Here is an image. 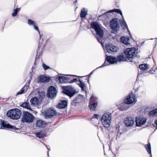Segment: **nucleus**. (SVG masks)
Wrapping results in <instances>:
<instances>
[{"label": "nucleus", "mask_w": 157, "mask_h": 157, "mask_svg": "<svg viewBox=\"0 0 157 157\" xmlns=\"http://www.w3.org/2000/svg\"><path fill=\"white\" fill-rule=\"evenodd\" d=\"M35 134L36 136L39 138H43L46 135L45 133L42 131L39 132H36L35 133Z\"/></svg>", "instance_id": "28"}, {"label": "nucleus", "mask_w": 157, "mask_h": 157, "mask_svg": "<svg viewBox=\"0 0 157 157\" xmlns=\"http://www.w3.org/2000/svg\"><path fill=\"white\" fill-rule=\"evenodd\" d=\"M94 98V96H91V98L90 99V100H91L92 99H93V98Z\"/></svg>", "instance_id": "46"}, {"label": "nucleus", "mask_w": 157, "mask_h": 157, "mask_svg": "<svg viewBox=\"0 0 157 157\" xmlns=\"http://www.w3.org/2000/svg\"><path fill=\"white\" fill-rule=\"evenodd\" d=\"M97 105V102H95L94 103L90 105H89V108L90 110L92 111L94 110L95 108Z\"/></svg>", "instance_id": "33"}, {"label": "nucleus", "mask_w": 157, "mask_h": 157, "mask_svg": "<svg viewBox=\"0 0 157 157\" xmlns=\"http://www.w3.org/2000/svg\"><path fill=\"white\" fill-rule=\"evenodd\" d=\"M156 68H155V69H151L148 71L149 73L150 74H155L156 73Z\"/></svg>", "instance_id": "37"}, {"label": "nucleus", "mask_w": 157, "mask_h": 157, "mask_svg": "<svg viewBox=\"0 0 157 157\" xmlns=\"http://www.w3.org/2000/svg\"><path fill=\"white\" fill-rule=\"evenodd\" d=\"M135 52L136 48L135 47L128 48V62H133L136 65L138 62L135 61V57H133L135 54Z\"/></svg>", "instance_id": "6"}, {"label": "nucleus", "mask_w": 157, "mask_h": 157, "mask_svg": "<svg viewBox=\"0 0 157 157\" xmlns=\"http://www.w3.org/2000/svg\"><path fill=\"white\" fill-rule=\"evenodd\" d=\"M21 114V111L18 109H11L8 111L7 113L8 117L11 119L15 120L19 119Z\"/></svg>", "instance_id": "2"}, {"label": "nucleus", "mask_w": 157, "mask_h": 157, "mask_svg": "<svg viewBox=\"0 0 157 157\" xmlns=\"http://www.w3.org/2000/svg\"><path fill=\"white\" fill-rule=\"evenodd\" d=\"M128 104V97H126L124 101L119 105V108L121 111L127 110Z\"/></svg>", "instance_id": "14"}, {"label": "nucleus", "mask_w": 157, "mask_h": 157, "mask_svg": "<svg viewBox=\"0 0 157 157\" xmlns=\"http://www.w3.org/2000/svg\"><path fill=\"white\" fill-rule=\"evenodd\" d=\"M120 41L125 45L128 44V38L124 36H122L120 40Z\"/></svg>", "instance_id": "32"}, {"label": "nucleus", "mask_w": 157, "mask_h": 157, "mask_svg": "<svg viewBox=\"0 0 157 157\" xmlns=\"http://www.w3.org/2000/svg\"><path fill=\"white\" fill-rule=\"evenodd\" d=\"M67 106V102L66 100H63L61 101L60 103H59L57 107L59 109H63L65 108Z\"/></svg>", "instance_id": "18"}, {"label": "nucleus", "mask_w": 157, "mask_h": 157, "mask_svg": "<svg viewBox=\"0 0 157 157\" xmlns=\"http://www.w3.org/2000/svg\"><path fill=\"white\" fill-rule=\"evenodd\" d=\"M58 79L60 83H66L67 81L68 78L63 76L58 77Z\"/></svg>", "instance_id": "30"}, {"label": "nucleus", "mask_w": 157, "mask_h": 157, "mask_svg": "<svg viewBox=\"0 0 157 157\" xmlns=\"http://www.w3.org/2000/svg\"><path fill=\"white\" fill-rule=\"evenodd\" d=\"M30 102L32 105L36 106L38 105L39 103V101L36 97H35L31 99L30 100Z\"/></svg>", "instance_id": "21"}, {"label": "nucleus", "mask_w": 157, "mask_h": 157, "mask_svg": "<svg viewBox=\"0 0 157 157\" xmlns=\"http://www.w3.org/2000/svg\"><path fill=\"white\" fill-rule=\"evenodd\" d=\"M145 148L149 154H151V145L150 143H149L147 144L145 146Z\"/></svg>", "instance_id": "29"}, {"label": "nucleus", "mask_w": 157, "mask_h": 157, "mask_svg": "<svg viewBox=\"0 0 157 157\" xmlns=\"http://www.w3.org/2000/svg\"><path fill=\"white\" fill-rule=\"evenodd\" d=\"M128 45H130L131 46L132 45H131L132 43H134V39L132 38L131 34L130 31L128 30Z\"/></svg>", "instance_id": "24"}, {"label": "nucleus", "mask_w": 157, "mask_h": 157, "mask_svg": "<svg viewBox=\"0 0 157 157\" xmlns=\"http://www.w3.org/2000/svg\"><path fill=\"white\" fill-rule=\"evenodd\" d=\"M34 119L33 115L28 112H24L21 118V121L23 122L30 123L32 122Z\"/></svg>", "instance_id": "4"}, {"label": "nucleus", "mask_w": 157, "mask_h": 157, "mask_svg": "<svg viewBox=\"0 0 157 157\" xmlns=\"http://www.w3.org/2000/svg\"><path fill=\"white\" fill-rule=\"evenodd\" d=\"M128 58V48H126L123 53L122 55H120L117 56V62L120 61H124L127 60Z\"/></svg>", "instance_id": "8"}, {"label": "nucleus", "mask_w": 157, "mask_h": 157, "mask_svg": "<svg viewBox=\"0 0 157 157\" xmlns=\"http://www.w3.org/2000/svg\"><path fill=\"white\" fill-rule=\"evenodd\" d=\"M74 92V89L71 86H69L65 87L64 90V93L70 98L73 96Z\"/></svg>", "instance_id": "12"}, {"label": "nucleus", "mask_w": 157, "mask_h": 157, "mask_svg": "<svg viewBox=\"0 0 157 157\" xmlns=\"http://www.w3.org/2000/svg\"><path fill=\"white\" fill-rule=\"evenodd\" d=\"M35 67H36V65L34 64V65H33V67H32V70L33 68V69L35 68Z\"/></svg>", "instance_id": "45"}, {"label": "nucleus", "mask_w": 157, "mask_h": 157, "mask_svg": "<svg viewBox=\"0 0 157 157\" xmlns=\"http://www.w3.org/2000/svg\"><path fill=\"white\" fill-rule=\"evenodd\" d=\"M56 114V112L52 109H49L45 112L44 115L46 118H50Z\"/></svg>", "instance_id": "13"}, {"label": "nucleus", "mask_w": 157, "mask_h": 157, "mask_svg": "<svg viewBox=\"0 0 157 157\" xmlns=\"http://www.w3.org/2000/svg\"><path fill=\"white\" fill-rule=\"evenodd\" d=\"M108 63H107V64H106V63L105 62L101 66L97 68L96 69H98V68H101L102 67H105V66H107V65H108Z\"/></svg>", "instance_id": "40"}, {"label": "nucleus", "mask_w": 157, "mask_h": 157, "mask_svg": "<svg viewBox=\"0 0 157 157\" xmlns=\"http://www.w3.org/2000/svg\"><path fill=\"white\" fill-rule=\"evenodd\" d=\"M124 124L126 126H128V123L127 122V121H125Z\"/></svg>", "instance_id": "44"}, {"label": "nucleus", "mask_w": 157, "mask_h": 157, "mask_svg": "<svg viewBox=\"0 0 157 157\" xmlns=\"http://www.w3.org/2000/svg\"><path fill=\"white\" fill-rule=\"evenodd\" d=\"M38 79L41 82H47L49 81L50 78L47 77L43 75H40L38 77Z\"/></svg>", "instance_id": "20"}, {"label": "nucleus", "mask_w": 157, "mask_h": 157, "mask_svg": "<svg viewBox=\"0 0 157 157\" xmlns=\"http://www.w3.org/2000/svg\"><path fill=\"white\" fill-rule=\"evenodd\" d=\"M155 123L156 125L155 126V127L157 129V119L155 121Z\"/></svg>", "instance_id": "42"}, {"label": "nucleus", "mask_w": 157, "mask_h": 157, "mask_svg": "<svg viewBox=\"0 0 157 157\" xmlns=\"http://www.w3.org/2000/svg\"><path fill=\"white\" fill-rule=\"evenodd\" d=\"M147 121V119L145 118L142 117H137L136 119V125L137 126L140 127L144 125Z\"/></svg>", "instance_id": "11"}, {"label": "nucleus", "mask_w": 157, "mask_h": 157, "mask_svg": "<svg viewBox=\"0 0 157 157\" xmlns=\"http://www.w3.org/2000/svg\"><path fill=\"white\" fill-rule=\"evenodd\" d=\"M57 93L56 88L53 86H50L49 87L47 95L49 98H52L56 96Z\"/></svg>", "instance_id": "7"}, {"label": "nucleus", "mask_w": 157, "mask_h": 157, "mask_svg": "<svg viewBox=\"0 0 157 157\" xmlns=\"http://www.w3.org/2000/svg\"><path fill=\"white\" fill-rule=\"evenodd\" d=\"M21 106L26 109L30 110H32V109L30 107V105L29 103L27 102H25L23 103L21 105Z\"/></svg>", "instance_id": "26"}, {"label": "nucleus", "mask_w": 157, "mask_h": 157, "mask_svg": "<svg viewBox=\"0 0 157 157\" xmlns=\"http://www.w3.org/2000/svg\"><path fill=\"white\" fill-rule=\"evenodd\" d=\"M150 155H150V157H152V155H151V154H150Z\"/></svg>", "instance_id": "47"}, {"label": "nucleus", "mask_w": 157, "mask_h": 157, "mask_svg": "<svg viewBox=\"0 0 157 157\" xmlns=\"http://www.w3.org/2000/svg\"><path fill=\"white\" fill-rule=\"evenodd\" d=\"M28 24L30 26H32L33 27L34 29L36 30L37 31L40 35V37H41L40 35V32L39 30V29L37 25V24L30 19H28Z\"/></svg>", "instance_id": "16"}, {"label": "nucleus", "mask_w": 157, "mask_h": 157, "mask_svg": "<svg viewBox=\"0 0 157 157\" xmlns=\"http://www.w3.org/2000/svg\"><path fill=\"white\" fill-rule=\"evenodd\" d=\"M111 120V115L109 113H104L102 116L101 122L102 124L105 128H109Z\"/></svg>", "instance_id": "3"}, {"label": "nucleus", "mask_w": 157, "mask_h": 157, "mask_svg": "<svg viewBox=\"0 0 157 157\" xmlns=\"http://www.w3.org/2000/svg\"><path fill=\"white\" fill-rule=\"evenodd\" d=\"M137 101V98L135 94L132 93H131L129 95H128V105L132 104V105H133Z\"/></svg>", "instance_id": "10"}, {"label": "nucleus", "mask_w": 157, "mask_h": 157, "mask_svg": "<svg viewBox=\"0 0 157 157\" xmlns=\"http://www.w3.org/2000/svg\"><path fill=\"white\" fill-rule=\"evenodd\" d=\"M148 115L150 117H153L157 116V108L149 112Z\"/></svg>", "instance_id": "27"}, {"label": "nucleus", "mask_w": 157, "mask_h": 157, "mask_svg": "<svg viewBox=\"0 0 157 157\" xmlns=\"http://www.w3.org/2000/svg\"><path fill=\"white\" fill-rule=\"evenodd\" d=\"M94 117L97 118V119H98V114H95L94 115Z\"/></svg>", "instance_id": "43"}, {"label": "nucleus", "mask_w": 157, "mask_h": 157, "mask_svg": "<svg viewBox=\"0 0 157 157\" xmlns=\"http://www.w3.org/2000/svg\"><path fill=\"white\" fill-rule=\"evenodd\" d=\"M105 48L108 52L110 53L112 52H117L119 49L115 46L111 44H108L105 45Z\"/></svg>", "instance_id": "9"}, {"label": "nucleus", "mask_w": 157, "mask_h": 157, "mask_svg": "<svg viewBox=\"0 0 157 157\" xmlns=\"http://www.w3.org/2000/svg\"><path fill=\"white\" fill-rule=\"evenodd\" d=\"M128 108H129V106H128Z\"/></svg>", "instance_id": "48"}, {"label": "nucleus", "mask_w": 157, "mask_h": 157, "mask_svg": "<svg viewBox=\"0 0 157 157\" xmlns=\"http://www.w3.org/2000/svg\"><path fill=\"white\" fill-rule=\"evenodd\" d=\"M43 67L44 68V69L45 70H46L47 69L50 68V67L47 66H46L45 64L44 63H43L42 64Z\"/></svg>", "instance_id": "39"}, {"label": "nucleus", "mask_w": 157, "mask_h": 157, "mask_svg": "<svg viewBox=\"0 0 157 157\" xmlns=\"http://www.w3.org/2000/svg\"><path fill=\"white\" fill-rule=\"evenodd\" d=\"M36 126L39 127H43L46 126L47 124L43 121L39 120L36 121Z\"/></svg>", "instance_id": "19"}, {"label": "nucleus", "mask_w": 157, "mask_h": 157, "mask_svg": "<svg viewBox=\"0 0 157 157\" xmlns=\"http://www.w3.org/2000/svg\"><path fill=\"white\" fill-rule=\"evenodd\" d=\"M91 26V28L94 29L97 34L99 36V38L97 37V39L98 41L103 46L102 41L103 40L102 37L104 35V32L101 25L94 21L92 22Z\"/></svg>", "instance_id": "1"}, {"label": "nucleus", "mask_w": 157, "mask_h": 157, "mask_svg": "<svg viewBox=\"0 0 157 157\" xmlns=\"http://www.w3.org/2000/svg\"><path fill=\"white\" fill-rule=\"evenodd\" d=\"M134 123V120L132 118L128 117V127L132 125Z\"/></svg>", "instance_id": "34"}, {"label": "nucleus", "mask_w": 157, "mask_h": 157, "mask_svg": "<svg viewBox=\"0 0 157 157\" xmlns=\"http://www.w3.org/2000/svg\"><path fill=\"white\" fill-rule=\"evenodd\" d=\"M120 21L117 18H114L110 21V26L111 29L115 32H117L120 28Z\"/></svg>", "instance_id": "5"}, {"label": "nucleus", "mask_w": 157, "mask_h": 157, "mask_svg": "<svg viewBox=\"0 0 157 157\" xmlns=\"http://www.w3.org/2000/svg\"><path fill=\"white\" fill-rule=\"evenodd\" d=\"M106 59L109 63L111 64L117 63V58L112 56H108L106 57Z\"/></svg>", "instance_id": "17"}, {"label": "nucleus", "mask_w": 157, "mask_h": 157, "mask_svg": "<svg viewBox=\"0 0 157 157\" xmlns=\"http://www.w3.org/2000/svg\"><path fill=\"white\" fill-rule=\"evenodd\" d=\"M88 10L86 8L82 9L81 12L80 17H81L84 18L87 14Z\"/></svg>", "instance_id": "25"}, {"label": "nucleus", "mask_w": 157, "mask_h": 157, "mask_svg": "<svg viewBox=\"0 0 157 157\" xmlns=\"http://www.w3.org/2000/svg\"><path fill=\"white\" fill-rule=\"evenodd\" d=\"M20 9L18 8L16 9L13 10V12L12 13V15L13 17H15L17 14V12L20 10Z\"/></svg>", "instance_id": "36"}, {"label": "nucleus", "mask_w": 157, "mask_h": 157, "mask_svg": "<svg viewBox=\"0 0 157 157\" xmlns=\"http://www.w3.org/2000/svg\"><path fill=\"white\" fill-rule=\"evenodd\" d=\"M29 84H26L24 87L17 93V95L21 94L26 92L28 88Z\"/></svg>", "instance_id": "22"}, {"label": "nucleus", "mask_w": 157, "mask_h": 157, "mask_svg": "<svg viewBox=\"0 0 157 157\" xmlns=\"http://www.w3.org/2000/svg\"><path fill=\"white\" fill-rule=\"evenodd\" d=\"M115 12L117 13H120L121 15H122V13L119 10L117 9H115L112 10H110L109 11L107 12L106 13H104V15L108 17H111L113 14V12Z\"/></svg>", "instance_id": "15"}, {"label": "nucleus", "mask_w": 157, "mask_h": 157, "mask_svg": "<svg viewBox=\"0 0 157 157\" xmlns=\"http://www.w3.org/2000/svg\"><path fill=\"white\" fill-rule=\"evenodd\" d=\"M1 127H3L4 128H15L10 125V124H7V123L6 122H2L1 124Z\"/></svg>", "instance_id": "23"}, {"label": "nucleus", "mask_w": 157, "mask_h": 157, "mask_svg": "<svg viewBox=\"0 0 157 157\" xmlns=\"http://www.w3.org/2000/svg\"><path fill=\"white\" fill-rule=\"evenodd\" d=\"M139 68L142 71L146 70L148 68V65L146 64L143 63L139 65Z\"/></svg>", "instance_id": "31"}, {"label": "nucleus", "mask_w": 157, "mask_h": 157, "mask_svg": "<svg viewBox=\"0 0 157 157\" xmlns=\"http://www.w3.org/2000/svg\"><path fill=\"white\" fill-rule=\"evenodd\" d=\"M85 84L84 82H82L81 80H79V84L80 86L82 88V90H83L84 87V86Z\"/></svg>", "instance_id": "38"}, {"label": "nucleus", "mask_w": 157, "mask_h": 157, "mask_svg": "<svg viewBox=\"0 0 157 157\" xmlns=\"http://www.w3.org/2000/svg\"><path fill=\"white\" fill-rule=\"evenodd\" d=\"M120 22L123 29H124L125 28H127L126 23L123 20Z\"/></svg>", "instance_id": "35"}, {"label": "nucleus", "mask_w": 157, "mask_h": 157, "mask_svg": "<svg viewBox=\"0 0 157 157\" xmlns=\"http://www.w3.org/2000/svg\"><path fill=\"white\" fill-rule=\"evenodd\" d=\"M78 81V80H77V79L74 78V79H73L72 80H71V81H70V82H69V83H72V82H76V81Z\"/></svg>", "instance_id": "41"}]
</instances>
